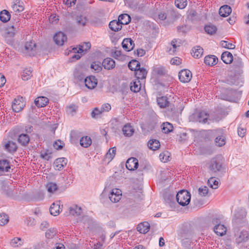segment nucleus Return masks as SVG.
I'll list each match as a JSON object with an SVG mask.
<instances>
[{
    "mask_svg": "<svg viewBox=\"0 0 249 249\" xmlns=\"http://www.w3.org/2000/svg\"><path fill=\"white\" fill-rule=\"evenodd\" d=\"M223 163V157L217 155L212 158L207 163V167L210 172L216 173L221 170Z\"/></svg>",
    "mask_w": 249,
    "mask_h": 249,
    "instance_id": "nucleus-1",
    "label": "nucleus"
},
{
    "mask_svg": "<svg viewBox=\"0 0 249 249\" xmlns=\"http://www.w3.org/2000/svg\"><path fill=\"white\" fill-rule=\"evenodd\" d=\"M176 199L179 205L187 206L190 202L191 194L186 190H180L176 195Z\"/></svg>",
    "mask_w": 249,
    "mask_h": 249,
    "instance_id": "nucleus-2",
    "label": "nucleus"
},
{
    "mask_svg": "<svg viewBox=\"0 0 249 249\" xmlns=\"http://www.w3.org/2000/svg\"><path fill=\"white\" fill-rule=\"evenodd\" d=\"M86 69L81 65L76 66L73 71V76L77 82L82 81L85 79L86 75Z\"/></svg>",
    "mask_w": 249,
    "mask_h": 249,
    "instance_id": "nucleus-3",
    "label": "nucleus"
},
{
    "mask_svg": "<svg viewBox=\"0 0 249 249\" xmlns=\"http://www.w3.org/2000/svg\"><path fill=\"white\" fill-rule=\"evenodd\" d=\"M240 73H235L233 71H230L226 78V82L230 85H238Z\"/></svg>",
    "mask_w": 249,
    "mask_h": 249,
    "instance_id": "nucleus-4",
    "label": "nucleus"
},
{
    "mask_svg": "<svg viewBox=\"0 0 249 249\" xmlns=\"http://www.w3.org/2000/svg\"><path fill=\"white\" fill-rule=\"evenodd\" d=\"M9 136L13 140L18 138V140H30V137L27 134H19L15 129L12 130L9 132Z\"/></svg>",
    "mask_w": 249,
    "mask_h": 249,
    "instance_id": "nucleus-5",
    "label": "nucleus"
},
{
    "mask_svg": "<svg viewBox=\"0 0 249 249\" xmlns=\"http://www.w3.org/2000/svg\"><path fill=\"white\" fill-rule=\"evenodd\" d=\"M122 191L117 188L113 189L109 195V198L112 202H118L121 198Z\"/></svg>",
    "mask_w": 249,
    "mask_h": 249,
    "instance_id": "nucleus-6",
    "label": "nucleus"
},
{
    "mask_svg": "<svg viewBox=\"0 0 249 249\" xmlns=\"http://www.w3.org/2000/svg\"><path fill=\"white\" fill-rule=\"evenodd\" d=\"M179 79L182 83L189 82L192 77L191 72L188 70H181L178 74Z\"/></svg>",
    "mask_w": 249,
    "mask_h": 249,
    "instance_id": "nucleus-7",
    "label": "nucleus"
},
{
    "mask_svg": "<svg viewBox=\"0 0 249 249\" xmlns=\"http://www.w3.org/2000/svg\"><path fill=\"white\" fill-rule=\"evenodd\" d=\"M85 86L89 89H94L97 85V79L93 76L87 77L84 79Z\"/></svg>",
    "mask_w": 249,
    "mask_h": 249,
    "instance_id": "nucleus-8",
    "label": "nucleus"
},
{
    "mask_svg": "<svg viewBox=\"0 0 249 249\" xmlns=\"http://www.w3.org/2000/svg\"><path fill=\"white\" fill-rule=\"evenodd\" d=\"M24 48V53L29 55H34V52L36 50V44L32 41H27L25 43Z\"/></svg>",
    "mask_w": 249,
    "mask_h": 249,
    "instance_id": "nucleus-9",
    "label": "nucleus"
},
{
    "mask_svg": "<svg viewBox=\"0 0 249 249\" xmlns=\"http://www.w3.org/2000/svg\"><path fill=\"white\" fill-rule=\"evenodd\" d=\"M67 39L66 36L61 32L56 33L53 36V40L55 43L59 46L63 45L64 42L67 40Z\"/></svg>",
    "mask_w": 249,
    "mask_h": 249,
    "instance_id": "nucleus-10",
    "label": "nucleus"
},
{
    "mask_svg": "<svg viewBox=\"0 0 249 249\" xmlns=\"http://www.w3.org/2000/svg\"><path fill=\"white\" fill-rule=\"evenodd\" d=\"M138 160L135 158H130L127 160L125 163L126 168L129 170H134L138 168Z\"/></svg>",
    "mask_w": 249,
    "mask_h": 249,
    "instance_id": "nucleus-11",
    "label": "nucleus"
},
{
    "mask_svg": "<svg viewBox=\"0 0 249 249\" xmlns=\"http://www.w3.org/2000/svg\"><path fill=\"white\" fill-rule=\"evenodd\" d=\"M249 240V232L246 231H242L236 237L235 242L239 244L247 242Z\"/></svg>",
    "mask_w": 249,
    "mask_h": 249,
    "instance_id": "nucleus-12",
    "label": "nucleus"
},
{
    "mask_svg": "<svg viewBox=\"0 0 249 249\" xmlns=\"http://www.w3.org/2000/svg\"><path fill=\"white\" fill-rule=\"evenodd\" d=\"M207 134L213 135L216 136L215 140H225L226 139L223 131L220 129L215 130L204 131Z\"/></svg>",
    "mask_w": 249,
    "mask_h": 249,
    "instance_id": "nucleus-13",
    "label": "nucleus"
},
{
    "mask_svg": "<svg viewBox=\"0 0 249 249\" xmlns=\"http://www.w3.org/2000/svg\"><path fill=\"white\" fill-rule=\"evenodd\" d=\"M116 148L113 147L110 148L105 156L104 161L107 163H109L114 158L116 155Z\"/></svg>",
    "mask_w": 249,
    "mask_h": 249,
    "instance_id": "nucleus-14",
    "label": "nucleus"
},
{
    "mask_svg": "<svg viewBox=\"0 0 249 249\" xmlns=\"http://www.w3.org/2000/svg\"><path fill=\"white\" fill-rule=\"evenodd\" d=\"M67 163V160L65 158H60L57 159L54 162V166L56 170H61Z\"/></svg>",
    "mask_w": 249,
    "mask_h": 249,
    "instance_id": "nucleus-15",
    "label": "nucleus"
},
{
    "mask_svg": "<svg viewBox=\"0 0 249 249\" xmlns=\"http://www.w3.org/2000/svg\"><path fill=\"white\" fill-rule=\"evenodd\" d=\"M123 48L126 51L132 50L135 46L134 41L131 38H125L122 43Z\"/></svg>",
    "mask_w": 249,
    "mask_h": 249,
    "instance_id": "nucleus-16",
    "label": "nucleus"
},
{
    "mask_svg": "<svg viewBox=\"0 0 249 249\" xmlns=\"http://www.w3.org/2000/svg\"><path fill=\"white\" fill-rule=\"evenodd\" d=\"M81 133L77 130L71 131L70 134L71 140H78L80 138V140H91V138L89 136L81 137Z\"/></svg>",
    "mask_w": 249,
    "mask_h": 249,
    "instance_id": "nucleus-17",
    "label": "nucleus"
},
{
    "mask_svg": "<svg viewBox=\"0 0 249 249\" xmlns=\"http://www.w3.org/2000/svg\"><path fill=\"white\" fill-rule=\"evenodd\" d=\"M25 106L24 103L19 99H15L12 104V109L16 112L20 111Z\"/></svg>",
    "mask_w": 249,
    "mask_h": 249,
    "instance_id": "nucleus-18",
    "label": "nucleus"
},
{
    "mask_svg": "<svg viewBox=\"0 0 249 249\" xmlns=\"http://www.w3.org/2000/svg\"><path fill=\"white\" fill-rule=\"evenodd\" d=\"M102 65L105 69L110 70L115 67V62L112 58L107 57L103 60Z\"/></svg>",
    "mask_w": 249,
    "mask_h": 249,
    "instance_id": "nucleus-19",
    "label": "nucleus"
},
{
    "mask_svg": "<svg viewBox=\"0 0 249 249\" xmlns=\"http://www.w3.org/2000/svg\"><path fill=\"white\" fill-rule=\"evenodd\" d=\"M213 231L217 235L222 236L226 234L227 228L224 225L217 224L215 225Z\"/></svg>",
    "mask_w": 249,
    "mask_h": 249,
    "instance_id": "nucleus-20",
    "label": "nucleus"
},
{
    "mask_svg": "<svg viewBox=\"0 0 249 249\" xmlns=\"http://www.w3.org/2000/svg\"><path fill=\"white\" fill-rule=\"evenodd\" d=\"M60 212V202H56V203H53L50 208V213L53 216H56L59 214Z\"/></svg>",
    "mask_w": 249,
    "mask_h": 249,
    "instance_id": "nucleus-21",
    "label": "nucleus"
},
{
    "mask_svg": "<svg viewBox=\"0 0 249 249\" xmlns=\"http://www.w3.org/2000/svg\"><path fill=\"white\" fill-rule=\"evenodd\" d=\"M49 102L48 99L44 96L38 97L35 100L36 105L38 107H45Z\"/></svg>",
    "mask_w": 249,
    "mask_h": 249,
    "instance_id": "nucleus-22",
    "label": "nucleus"
},
{
    "mask_svg": "<svg viewBox=\"0 0 249 249\" xmlns=\"http://www.w3.org/2000/svg\"><path fill=\"white\" fill-rule=\"evenodd\" d=\"M231 12V7L227 5L222 6L219 10V14L222 17H228Z\"/></svg>",
    "mask_w": 249,
    "mask_h": 249,
    "instance_id": "nucleus-23",
    "label": "nucleus"
},
{
    "mask_svg": "<svg viewBox=\"0 0 249 249\" xmlns=\"http://www.w3.org/2000/svg\"><path fill=\"white\" fill-rule=\"evenodd\" d=\"M123 134L127 137L131 136L134 133L135 129L130 124L124 125L123 128Z\"/></svg>",
    "mask_w": 249,
    "mask_h": 249,
    "instance_id": "nucleus-24",
    "label": "nucleus"
},
{
    "mask_svg": "<svg viewBox=\"0 0 249 249\" xmlns=\"http://www.w3.org/2000/svg\"><path fill=\"white\" fill-rule=\"evenodd\" d=\"M150 229V225L148 222H143L139 224L137 227L138 231L141 233H147Z\"/></svg>",
    "mask_w": 249,
    "mask_h": 249,
    "instance_id": "nucleus-25",
    "label": "nucleus"
},
{
    "mask_svg": "<svg viewBox=\"0 0 249 249\" xmlns=\"http://www.w3.org/2000/svg\"><path fill=\"white\" fill-rule=\"evenodd\" d=\"M147 71L143 68H139L135 71V76L138 79H143L146 78Z\"/></svg>",
    "mask_w": 249,
    "mask_h": 249,
    "instance_id": "nucleus-26",
    "label": "nucleus"
},
{
    "mask_svg": "<svg viewBox=\"0 0 249 249\" xmlns=\"http://www.w3.org/2000/svg\"><path fill=\"white\" fill-rule=\"evenodd\" d=\"M221 59L226 64H231L233 61V56L229 52H225L221 55Z\"/></svg>",
    "mask_w": 249,
    "mask_h": 249,
    "instance_id": "nucleus-27",
    "label": "nucleus"
},
{
    "mask_svg": "<svg viewBox=\"0 0 249 249\" xmlns=\"http://www.w3.org/2000/svg\"><path fill=\"white\" fill-rule=\"evenodd\" d=\"M121 22L118 20H112L109 24V28L113 31L117 32L122 29V26Z\"/></svg>",
    "mask_w": 249,
    "mask_h": 249,
    "instance_id": "nucleus-28",
    "label": "nucleus"
},
{
    "mask_svg": "<svg viewBox=\"0 0 249 249\" xmlns=\"http://www.w3.org/2000/svg\"><path fill=\"white\" fill-rule=\"evenodd\" d=\"M5 149L10 153H14L17 151V146L13 141H8V142L4 145Z\"/></svg>",
    "mask_w": 249,
    "mask_h": 249,
    "instance_id": "nucleus-29",
    "label": "nucleus"
},
{
    "mask_svg": "<svg viewBox=\"0 0 249 249\" xmlns=\"http://www.w3.org/2000/svg\"><path fill=\"white\" fill-rule=\"evenodd\" d=\"M70 213L74 216H80L82 213V210L80 207L73 205L69 208Z\"/></svg>",
    "mask_w": 249,
    "mask_h": 249,
    "instance_id": "nucleus-30",
    "label": "nucleus"
},
{
    "mask_svg": "<svg viewBox=\"0 0 249 249\" xmlns=\"http://www.w3.org/2000/svg\"><path fill=\"white\" fill-rule=\"evenodd\" d=\"M141 88V84L139 79H136L130 83V88L132 91L137 92L140 91Z\"/></svg>",
    "mask_w": 249,
    "mask_h": 249,
    "instance_id": "nucleus-31",
    "label": "nucleus"
},
{
    "mask_svg": "<svg viewBox=\"0 0 249 249\" xmlns=\"http://www.w3.org/2000/svg\"><path fill=\"white\" fill-rule=\"evenodd\" d=\"M218 58L214 55H208L205 57L204 62L209 66H213L216 64Z\"/></svg>",
    "mask_w": 249,
    "mask_h": 249,
    "instance_id": "nucleus-32",
    "label": "nucleus"
},
{
    "mask_svg": "<svg viewBox=\"0 0 249 249\" xmlns=\"http://www.w3.org/2000/svg\"><path fill=\"white\" fill-rule=\"evenodd\" d=\"M203 49L200 46H196L192 49V55L195 58H198L203 54Z\"/></svg>",
    "mask_w": 249,
    "mask_h": 249,
    "instance_id": "nucleus-33",
    "label": "nucleus"
},
{
    "mask_svg": "<svg viewBox=\"0 0 249 249\" xmlns=\"http://www.w3.org/2000/svg\"><path fill=\"white\" fill-rule=\"evenodd\" d=\"M118 19L122 25H126L130 22L131 18L128 14H124L119 16Z\"/></svg>",
    "mask_w": 249,
    "mask_h": 249,
    "instance_id": "nucleus-34",
    "label": "nucleus"
},
{
    "mask_svg": "<svg viewBox=\"0 0 249 249\" xmlns=\"http://www.w3.org/2000/svg\"><path fill=\"white\" fill-rule=\"evenodd\" d=\"M161 131L163 133L166 134L173 130L172 124L168 122L163 123L161 125Z\"/></svg>",
    "mask_w": 249,
    "mask_h": 249,
    "instance_id": "nucleus-35",
    "label": "nucleus"
},
{
    "mask_svg": "<svg viewBox=\"0 0 249 249\" xmlns=\"http://www.w3.org/2000/svg\"><path fill=\"white\" fill-rule=\"evenodd\" d=\"M32 71L30 68L25 69L21 72V75L22 79L24 81L28 80L32 76Z\"/></svg>",
    "mask_w": 249,
    "mask_h": 249,
    "instance_id": "nucleus-36",
    "label": "nucleus"
},
{
    "mask_svg": "<svg viewBox=\"0 0 249 249\" xmlns=\"http://www.w3.org/2000/svg\"><path fill=\"white\" fill-rule=\"evenodd\" d=\"M209 114L204 111H200L198 115V121L200 123H206L207 122Z\"/></svg>",
    "mask_w": 249,
    "mask_h": 249,
    "instance_id": "nucleus-37",
    "label": "nucleus"
},
{
    "mask_svg": "<svg viewBox=\"0 0 249 249\" xmlns=\"http://www.w3.org/2000/svg\"><path fill=\"white\" fill-rule=\"evenodd\" d=\"M157 102L160 107H165L168 106L169 102L166 97L162 96L157 99Z\"/></svg>",
    "mask_w": 249,
    "mask_h": 249,
    "instance_id": "nucleus-38",
    "label": "nucleus"
},
{
    "mask_svg": "<svg viewBox=\"0 0 249 249\" xmlns=\"http://www.w3.org/2000/svg\"><path fill=\"white\" fill-rule=\"evenodd\" d=\"M10 168L9 163L6 160H0V170L8 172Z\"/></svg>",
    "mask_w": 249,
    "mask_h": 249,
    "instance_id": "nucleus-39",
    "label": "nucleus"
},
{
    "mask_svg": "<svg viewBox=\"0 0 249 249\" xmlns=\"http://www.w3.org/2000/svg\"><path fill=\"white\" fill-rule=\"evenodd\" d=\"M10 15L9 13L6 10L2 11L0 13V19L3 22H6L9 20Z\"/></svg>",
    "mask_w": 249,
    "mask_h": 249,
    "instance_id": "nucleus-40",
    "label": "nucleus"
},
{
    "mask_svg": "<svg viewBox=\"0 0 249 249\" xmlns=\"http://www.w3.org/2000/svg\"><path fill=\"white\" fill-rule=\"evenodd\" d=\"M128 67L130 70L135 71L140 67V63L136 60H132L129 62Z\"/></svg>",
    "mask_w": 249,
    "mask_h": 249,
    "instance_id": "nucleus-41",
    "label": "nucleus"
},
{
    "mask_svg": "<svg viewBox=\"0 0 249 249\" xmlns=\"http://www.w3.org/2000/svg\"><path fill=\"white\" fill-rule=\"evenodd\" d=\"M147 146L150 149L155 151L160 148V141H148Z\"/></svg>",
    "mask_w": 249,
    "mask_h": 249,
    "instance_id": "nucleus-42",
    "label": "nucleus"
},
{
    "mask_svg": "<svg viewBox=\"0 0 249 249\" xmlns=\"http://www.w3.org/2000/svg\"><path fill=\"white\" fill-rule=\"evenodd\" d=\"M57 232L56 228H52L49 229L45 233L46 237L48 239H53Z\"/></svg>",
    "mask_w": 249,
    "mask_h": 249,
    "instance_id": "nucleus-43",
    "label": "nucleus"
},
{
    "mask_svg": "<svg viewBox=\"0 0 249 249\" xmlns=\"http://www.w3.org/2000/svg\"><path fill=\"white\" fill-rule=\"evenodd\" d=\"M12 9L13 12L17 14L23 11L24 10V7L22 3L18 2V3H14L12 4Z\"/></svg>",
    "mask_w": 249,
    "mask_h": 249,
    "instance_id": "nucleus-44",
    "label": "nucleus"
},
{
    "mask_svg": "<svg viewBox=\"0 0 249 249\" xmlns=\"http://www.w3.org/2000/svg\"><path fill=\"white\" fill-rule=\"evenodd\" d=\"M171 44L173 48H170L168 52L170 54H172L176 51L177 48L180 46V42H178V40L174 39L172 41Z\"/></svg>",
    "mask_w": 249,
    "mask_h": 249,
    "instance_id": "nucleus-45",
    "label": "nucleus"
},
{
    "mask_svg": "<svg viewBox=\"0 0 249 249\" xmlns=\"http://www.w3.org/2000/svg\"><path fill=\"white\" fill-rule=\"evenodd\" d=\"M170 153L167 151H165L161 153L159 155V158L161 161L166 162L169 160Z\"/></svg>",
    "mask_w": 249,
    "mask_h": 249,
    "instance_id": "nucleus-46",
    "label": "nucleus"
},
{
    "mask_svg": "<svg viewBox=\"0 0 249 249\" xmlns=\"http://www.w3.org/2000/svg\"><path fill=\"white\" fill-rule=\"evenodd\" d=\"M208 183L210 187L215 189L218 187L219 182L215 178L212 177L208 179Z\"/></svg>",
    "mask_w": 249,
    "mask_h": 249,
    "instance_id": "nucleus-47",
    "label": "nucleus"
},
{
    "mask_svg": "<svg viewBox=\"0 0 249 249\" xmlns=\"http://www.w3.org/2000/svg\"><path fill=\"white\" fill-rule=\"evenodd\" d=\"M90 47L91 45L89 42H84L82 45L79 46L77 53H79L84 52H86L90 48Z\"/></svg>",
    "mask_w": 249,
    "mask_h": 249,
    "instance_id": "nucleus-48",
    "label": "nucleus"
},
{
    "mask_svg": "<svg viewBox=\"0 0 249 249\" xmlns=\"http://www.w3.org/2000/svg\"><path fill=\"white\" fill-rule=\"evenodd\" d=\"M77 23L79 25L85 26L88 21L87 18L83 15H78L76 18Z\"/></svg>",
    "mask_w": 249,
    "mask_h": 249,
    "instance_id": "nucleus-49",
    "label": "nucleus"
},
{
    "mask_svg": "<svg viewBox=\"0 0 249 249\" xmlns=\"http://www.w3.org/2000/svg\"><path fill=\"white\" fill-rule=\"evenodd\" d=\"M10 244L13 247H18L21 246L23 244V242L20 238L15 237L11 241Z\"/></svg>",
    "mask_w": 249,
    "mask_h": 249,
    "instance_id": "nucleus-50",
    "label": "nucleus"
},
{
    "mask_svg": "<svg viewBox=\"0 0 249 249\" xmlns=\"http://www.w3.org/2000/svg\"><path fill=\"white\" fill-rule=\"evenodd\" d=\"M46 188L49 193H53L57 189V186L55 183L49 182L47 184Z\"/></svg>",
    "mask_w": 249,
    "mask_h": 249,
    "instance_id": "nucleus-51",
    "label": "nucleus"
},
{
    "mask_svg": "<svg viewBox=\"0 0 249 249\" xmlns=\"http://www.w3.org/2000/svg\"><path fill=\"white\" fill-rule=\"evenodd\" d=\"M205 32L210 35H213L216 32V28L213 25H208L205 27Z\"/></svg>",
    "mask_w": 249,
    "mask_h": 249,
    "instance_id": "nucleus-52",
    "label": "nucleus"
},
{
    "mask_svg": "<svg viewBox=\"0 0 249 249\" xmlns=\"http://www.w3.org/2000/svg\"><path fill=\"white\" fill-rule=\"evenodd\" d=\"M176 6L179 9H184L187 4V0H176L175 1Z\"/></svg>",
    "mask_w": 249,
    "mask_h": 249,
    "instance_id": "nucleus-53",
    "label": "nucleus"
},
{
    "mask_svg": "<svg viewBox=\"0 0 249 249\" xmlns=\"http://www.w3.org/2000/svg\"><path fill=\"white\" fill-rule=\"evenodd\" d=\"M40 157L44 160H49L52 158V152H50L49 150L42 151L40 153Z\"/></svg>",
    "mask_w": 249,
    "mask_h": 249,
    "instance_id": "nucleus-54",
    "label": "nucleus"
},
{
    "mask_svg": "<svg viewBox=\"0 0 249 249\" xmlns=\"http://www.w3.org/2000/svg\"><path fill=\"white\" fill-rule=\"evenodd\" d=\"M90 68L96 72L100 71L102 69V65L101 63L99 62H93L90 65Z\"/></svg>",
    "mask_w": 249,
    "mask_h": 249,
    "instance_id": "nucleus-55",
    "label": "nucleus"
},
{
    "mask_svg": "<svg viewBox=\"0 0 249 249\" xmlns=\"http://www.w3.org/2000/svg\"><path fill=\"white\" fill-rule=\"evenodd\" d=\"M208 188L207 186H204L199 188L198 190L199 195L201 196H205L208 193Z\"/></svg>",
    "mask_w": 249,
    "mask_h": 249,
    "instance_id": "nucleus-56",
    "label": "nucleus"
},
{
    "mask_svg": "<svg viewBox=\"0 0 249 249\" xmlns=\"http://www.w3.org/2000/svg\"><path fill=\"white\" fill-rule=\"evenodd\" d=\"M220 44L222 47L228 49H233L235 47V45L224 40L221 41L220 42Z\"/></svg>",
    "mask_w": 249,
    "mask_h": 249,
    "instance_id": "nucleus-57",
    "label": "nucleus"
},
{
    "mask_svg": "<svg viewBox=\"0 0 249 249\" xmlns=\"http://www.w3.org/2000/svg\"><path fill=\"white\" fill-rule=\"evenodd\" d=\"M9 221L8 216L7 214H0V226H3L7 223Z\"/></svg>",
    "mask_w": 249,
    "mask_h": 249,
    "instance_id": "nucleus-58",
    "label": "nucleus"
},
{
    "mask_svg": "<svg viewBox=\"0 0 249 249\" xmlns=\"http://www.w3.org/2000/svg\"><path fill=\"white\" fill-rule=\"evenodd\" d=\"M77 109L76 106H70L67 108L66 112L68 114L73 116L75 114Z\"/></svg>",
    "mask_w": 249,
    "mask_h": 249,
    "instance_id": "nucleus-59",
    "label": "nucleus"
},
{
    "mask_svg": "<svg viewBox=\"0 0 249 249\" xmlns=\"http://www.w3.org/2000/svg\"><path fill=\"white\" fill-rule=\"evenodd\" d=\"M15 33V28L13 26L8 27L4 35H7L9 36L14 37Z\"/></svg>",
    "mask_w": 249,
    "mask_h": 249,
    "instance_id": "nucleus-60",
    "label": "nucleus"
},
{
    "mask_svg": "<svg viewBox=\"0 0 249 249\" xmlns=\"http://www.w3.org/2000/svg\"><path fill=\"white\" fill-rule=\"evenodd\" d=\"M54 148L56 150H60L62 149L64 146L63 141H54L53 143Z\"/></svg>",
    "mask_w": 249,
    "mask_h": 249,
    "instance_id": "nucleus-61",
    "label": "nucleus"
},
{
    "mask_svg": "<svg viewBox=\"0 0 249 249\" xmlns=\"http://www.w3.org/2000/svg\"><path fill=\"white\" fill-rule=\"evenodd\" d=\"M102 113L101 108L95 107L91 112V116L92 118H96Z\"/></svg>",
    "mask_w": 249,
    "mask_h": 249,
    "instance_id": "nucleus-62",
    "label": "nucleus"
},
{
    "mask_svg": "<svg viewBox=\"0 0 249 249\" xmlns=\"http://www.w3.org/2000/svg\"><path fill=\"white\" fill-rule=\"evenodd\" d=\"M111 56L116 58L118 59L121 55V51L119 50H112L111 52Z\"/></svg>",
    "mask_w": 249,
    "mask_h": 249,
    "instance_id": "nucleus-63",
    "label": "nucleus"
},
{
    "mask_svg": "<svg viewBox=\"0 0 249 249\" xmlns=\"http://www.w3.org/2000/svg\"><path fill=\"white\" fill-rule=\"evenodd\" d=\"M154 72L158 75H163L165 73L164 69L162 67H155Z\"/></svg>",
    "mask_w": 249,
    "mask_h": 249,
    "instance_id": "nucleus-64",
    "label": "nucleus"
}]
</instances>
